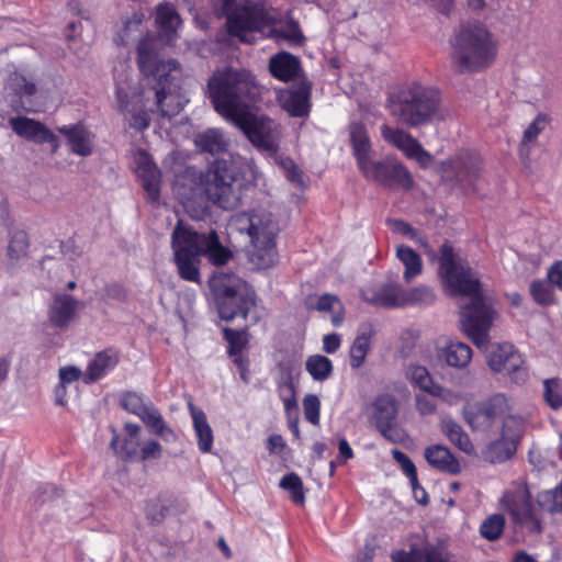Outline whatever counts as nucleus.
I'll return each instance as SVG.
<instances>
[{"label":"nucleus","mask_w":562,"mask_h":562,"mask_svg":"<svg viewBox=\"0 0 562 562\" xmlns=\"http://www.w3.org/2000/svg\"><path fill=\"white\" fill-rule=\"evenodd\" d=\"M303 408L305 419L312 425H318L321 411L319 398L314 394H307L303 400Z\"/></svg>","instance_id":"obj_61"},{"label":"nucleus","mask_w":562,"mask_h":562,"mask_svg":"<svg viewBox=\"0 0 562 562\" xmlns=\"http://www.w3.org/2000/svg\"><path fill=\"white\" fill-rule=\"evenodd\" d=\"M278 390L283 402L285 413L290 414L291 411L296 409L297 402L295 397V387L290 375L286 381L279 383Z\"/></svg>","instance_id":"obj_57"},{"label":"nucleus","mask_w":562,"mask_h":562,"mask_svg":"<svg viewBox=\"0 0 562 562\" xmlns=\"http://www.w3.org/2000/svg\"><path fill=\"white\" fill-rule=\"evenodd\" d=\"M251 246L248 250L249 262L258 270L274 266L278 261L276 233L269 224L250 220L248 227Z\"/></svg>","instance_id":"obj_14"},{"label":"nucleus","mask_w":562,"mask_h":562,"mask_svg":"<svg viewBox=\"0 0 562 562\" xmlns=\"http://www.w3.org/2000/svg\"><path fill=\"white\" fill-rule=\"evenodd\" d=\"M172 261L181 280L201 283V257L215 267L228 263L233 251L225 247L215 229L199 233L191 225L179 220L171 233Z\"/></svg>","instance_id":"obj_1"},{"label":"nucleus","mask_w":562,"mask_h":562,"mask_svg":"<svg viewBox=\"0 0 562 562\" xmlns=\"http://www.w3.org/2000/svg\"><path fill=\"white\" fill-rule=\"evenodd\" d=\"M554 285L547 280H533L530 283L529 292L532 300L541 306H550L553 305L557 301L554 294Z\"/></svg>","instance_id":"obj_42"},{"label":"nucleus","mask_w":562,"mask_h":562,"mask_svg":"<svg viewBox=\"0 0 562 562\" xmlns=\"http://www.w3.org/2000/svg\"><path fill=\"white\" fill-rule=\"evenodd\" d=\"M375 335V329L371 323H362L358 327L357 337L353 340V368L360 367L371 348V339Z\"/></svg>","instance_id":"obj_38"},{"label":"nucleus","mask_w":562,"mask_h":562,"mask_svg":"<svg viewBox=\"0 0 562 562\" xmlns=\"http://www.w3.org/2000/svg\"><path fill=\"white\" fill-rule=\"evenodd\" d=\"M537 503L549 513L562 512V482L553 490L540 492L537 496Z\"/></svg>","instance_id":"obj_49"},{"label":"nucleus","mask_w":562,"mask_h":562,"mask_svg":"<svg viewBox=\"0 0 562 562\" xmlns=\"http://www.w3.org/2000/svg\"><path fill=\"white\" fill-rule=\"evenodd\" d=\"M168 514V507L159 504L158 501H149L145 506L146 518L154 525L164 521Z\"/></svg>","instance_id":"obj_62"},{"label":"nucleus","mask_w":562,"mask_h":562,"mask_svg":"<svg viewBox=\"0 0 562 562\" xmlns=\"http://www.w3.org/2000/svg\"><path fill=\"white\" fill-rule=\"evenodd\" d=\"M138 417L154 435L166 423L158 409L153 406H147Z\"/></svg>","instance_id":"obj_59"},{"label":"nucleus","mask_w":562,"mask_h":562,"mask_svg":"<svg viewBox=\"0 0 562 562\" xmlns=\"http://www.w3.org/2000/svg\"><path fill=\"white\" fill-rule=\"evenodd\" d=\"M307 308L323 313H330L331 324L335 327H339L344 323V306L339 297L335 294L325 293L316 296L315 300L310 297L307 301Z\"/></svg>","instance_id":"obj_32"},{"label":"nucleus","mask_w":562,"mask_h":562,"mask_svg":"<svg viewBox=\"0 0 562 562\" xmlns=\"http://www.w3.org/2000/svg\"><path fill=\"white\" fill-rule=\"evenodd\" d=\"M134 171L140 180L147 202H158L162 175L153 156L145 149H138L134 155Z\"/></svg>","instance_id":"obj_18"},{"label":"nucleus","mask_w":562,"mask_h":562,"mask_svg":"<svg viewBox=\"0 0 562 562\" xmlns=\"http://www.w3.org/2000/svg\"><path fill=\"white\" fill-rule=\"evenodd\" d=\"M305 369L315 381H324L333 373V362L323 355H312L306 359Z\"/></svg>","instance_id":"obj_41"},{"label":"nucleus","mask_w":562,"mask_h":562,"mask_svg":"<svg viewBox=\"0 0 562 562\" xmlns=\"http://www.w3.org/2000/svg\"><path fill=\"white\" fill-rule=\"evenodd\" d=\"M361 295L374 306L387 310L405 307V289L397 282H385L375 290L362 291Z\"/></svg>","instance_id":"obj_23"},{"label":"nucleus","mask_w":562,"mask_h":562,"mask_svg":"<svg viewBox=\"0 0 562 562\" xmlns=\"http://www.w3.org/2000/svg\"><path fill=\"white\" fill-rule=\"evenodd\" d=\"M497 53V41L484 24L465 23L451 40V67L459 75L481 72L494 64Z\"/></svg>","instance_id":"obj_3"},{"label":"nucleus","mask_w":562,"mask_h":562,"mask_svg":"<svg viewBox=\"0 0 562 562\" xmlns=\"http://www.w3.org/2000/svg\"><path fill=\"white\" fill-rule=\"evenodd\" d=\"M499 314L483 294L475 295L460 307L459 329L479 348L490 344V331Z\"/></svg>","instance_id":"obj_11"},{"label":"nucleus","mask_w":562,"mask_h":562,"mask_svg":"<svg viewBox=\"0 0 562 562\" xmlns=\"http://www.w3.org/2000/svg\"><path fill=\"white\" fill-rule=\"evenodd\" d=\"M30 238L25 231L14 232L8 244V256L11 260L19 261L27 257Z\"/></svg>","instance_id":"obj_45"},{"label":"nucleus","mask_w":562,"mask_h":562,"mask_svg":"<svg viewBox=\"0 0 562 562\" xmlns=\"http://www.w3.org/2000/svg\"><path fill=\"white\" fill-rule=\"evenodd\" d=\"M381 133L385 142L402 150L407 158L415 159L423 168L430 164L431 155L409 133L387 125H382Z\"/></svg>","instance_id":"obj_19"},{"label":"nucleus","mask_w":562,"mask_h":562,"mask_svg":"<svg viewBox=\"0 0 562 562\" xmlns=\"http://www.w3.org/2000/svg\"><path fill=\"white\" fill-rule=\"evenodd\" d=\"M82 303L75 296L66 293H56L47 310L49 324L60 330L68 329L78 316V308Z\"/></svg>","instance_id":"obj_21"},{"label":"nucleus","mask_w":562,"mask_h":562,"mask_svg":"<svg viewBox=\"0 0 562 562\" xmlns=\"http://www.w3.org/2000/svg\"><path fill=\"white\" fill-rule=\"evenodd\" d=\"M57 132L66 138L70 153L80 157H88L93 153L95 135L83 122L59 126Z\"/></svg>","instance_id":"obj_22"},{"label":"nucleus","mask_w":562,"mask_h":562,"mask_svg":"<svg viewBox=\"0 0 562 562\" xmlns=\"http://www.w3.org/2000/svg\"><path fill=\"white\" fill-rule=\"evenodd\" d=\"M120 362V352L113 347L98 351L88 362L83 374L86 384L94 383L103 379L110 371L114 370Z\"/></svg>","instance_id":"obj_27"},{"label":"nucleus","mask_w":562,"mask_h":562,"mask_svg":"<svg viewBox=\"0 0 562 562\" xmlns=\"http://www.w3.org/2000/svg\"><path fill=\"white\" fill-rule=\"evenodd\" d=\"M396 398L391 394H381L372 403V422L376 427L392 423L397 418Z\"/></svg>","instance_id":"obj_34"},{"label":"nucleus","mask_w":562,"mask_h":562,"mask_svg":"<svg viewBox=\"0 0 562 562\" xmlns=\"http://www.w3.org/2000/svg\"><path fill=\"white\" fill-rule=\"evenodd\" d=\"M194 144L200 151L212 156L224 154L229 147V140L218 128H207L199 133L194 138Z\"/></svg>","instance_id":"obj_31"},{"label":"nucleus","mask_w":562,"mask_h":562,"mask_svg":"<svg viewBox=\"0 0 562 562\" xmlns=\"http://www.w3.org/2000/svg\"><path fill=\"white\" fill-rule=\"evenodd\" d=\"M136 54L139 71L146 79L154 82L150 89L155 92L160 115L171 117L178 114L183 105L179 101V94L176 93L179 86L175 82L172 71L179 69V63L175 59H161L156 40L149 36L138 42Z\"/></svg>","instance_id":"obj_2"},{"label":"nucleus","mask_w":562,"mask_h":562,"mask_svg":"<svg viewBox=\"0 0 562 562\" xmlns=\"http://www.w3.org/2000/svg\"><path fill=\"white\" fill-rule=\"evenodd\" d=\"M138 417L154 435L166 423L158 409L153 406H147Z\"/></svg>","instance_id":"obj_60"},{"label":"nucleus","mask_w":562,"mask_h":562,"mask_svg":"<svg viewBox=\"0 0 562 562\" xmlns=\"http://www.w3.org/2000/svg\"><path fill=\"white\" fill-rule=\"evenodd\" d=\"M436 301V294L432 288L428 285H418L416 288L405 289V306L409 305H430Z\"/></svg>","instance_id":"obj_50"},{"label":"nucleus","mask_w":562,"mask_h":562,"mask_svg":"<svg viewBox=\"0 0 562 562\" xmlns=\"http://www.w3.org/2000/svg\"><path fill=\"white\" fill-rule=\"evenodd\" d=\"M312 86L303 80L280 97L281 106L292 117H305L311 112Z\"/></svg>","instance_id":"obj_24"},{"label":"nucleus","mask_w":562,"mask_h":562,"mask_svg":"<svg viewBox=\"0 0 562 562\" xmlns=\"http://www.w3.org/2000/svg\"><path fill=\"white\" fill-rule=\"evenodd\" d=\"M501 505L508 512L515 526L525 527L530 533L542 531L541 519L535 512L531 494L526 484L516 483L505 491Z\"/></svg>","instance_id":"obj_13"},{"label":"nucleus","mask_w":562,"mask_h":562,"mask_svg":"<svg viewBox=\"0 0 562 562\" xmlns=\"http://www.w3.org/2000/svg\"><path fill=\"white\" fill-rule=\"evenodd\" d=\"M277 164L284 171L285 178L293 183L296 188L305 190L307 182L305 180L304 172L299 168L295 161L291 157L274 156Z\"/></svg>","instance_id":"obj_43"},{"label":"nucleus","mask_w":562,"mask_h":562,"mask_svg":"<svg viewBox=\"0 0 562 562\" xmlns=\"http://www.w3.org/2000/svg\"><path fill=\"white\" fill-rule=\"evenodd\" d=\"M396 257L404 265L403 278L406 283L412 282L423 271V261L420 256L411 247L400 245L396 248Z\"/></svg>","instance_id":"obj_36"},{"label":"nucleus","mask_w":562,"mask_h":562,"mask_svg":"<svg viewBox=\"0 0 562 562\" xmlns=\"http://www.w3.org/2000/svg\"><path fill=\"white\" fill-rule=\"evenodd\" d=\"M487 366L495 373H504L516 384L528 379L526 361L516 347L509 342L494 344L487 350Z\"/></svg>","instance_id":"obj_15"},{"label":"nucleus","mask_w":562,"mask_h":562,"mask_svg":"<svg viewBox=\"0 0 562 562\" xmlns=\"http://www.w3.org/2000/svg\"><path fill=\"white\" fill-rule=\"evenodd\" d=\"M522 420L518 416H507L503 424L501 438L490 442L483 450V458L490 463H502L510 459L521 435Z\"/></svg>","instance_id":"obj_17"},{"label":"nucleus","mask_w":562,"mask_h":562,"mask_svg":"<svg viewBox=\"0 0 562 562\" xmlns=\"http://www.w3.org/2000/svg\"><path fill=\"white\" fill-rule=\"evenodd\" d=\"M438 276L450 296L482 295L481 281L468 260L462 259L450 241L446 240L439 249Z\"/></svg>","instance_id":"obj_9"},{"label":"nucleus","mask_w":562,"mask_h":562,"mask_svg":"<svg viewBox=\"0 0 562 562\" xmlns=\"http://www.w3.org/2000/svg\"><path fill=\"white\" fill-rule=\"evenodd\" d=\"M9 124L16 135L27 140L49 144L53 154L57 153L60 147L58 137L40 121L26 116H16L11 117Z\"/></svg>","instance_id":"obj_20"},{"label":"nucleus","mask_w":562,"mask_h":562,"mask_svg":"<svg viewBox=\"0 0 562 562\" xmlns=\"http://www.w3.org/2000/svg\"><path fill=\"white\" fill-rule=\"evenodd\" d=\"M117 445L119 437L115 436L111 441V447L114 449L115 453L124 461L137 462L140 448L136 439L126 438L120 447H117Z\"/></svg>","instance_id":"obj_52"},{"label":"nucleus","mask_w":562,"mask_h":562,"mask_svg":"<svg viewBox=\"0 0 562 562\" xmlns=\"http://www.w3.org/2000/svg\"><path fill=\"white\" fill-rule=\"evenodd\" d=\"M441 103L438 88L413 81L389 98L387 108L400 124L416 128L442 119Z\"/></svg>","instance_id":"obj_4"},{"label":"nucleus","mask_w":562,"mask_h":562,"mask_svg":"<svg viewBox=\"0 0 562 562\" xmlns=\"http://www.w3.org/2000/svg\"><path fill=\"white\" fill-rule=\"evenodd\" d=\"M145 14L142 10L134 11L131 18L123 22V27L119 33L120 43L127 44V42L137 33H140V27L144 22Z\"/></svg>","instance_id":"obj_53"},{"label":"nucleus","mask_w":562,"mask_h":562,"mask_svg":"<svg viewBox=\"0 0 562 562\" xmlns=\"http://www.w3.org/2000/svg\"><path fill=\"white\" fill-rule=\"evenodd\" d=\"M548 123V116L543 113H539L527 126L519 144V154L521 157H529L531 148L536 145L539 135L546 130Z\"/></svg>","instance_id":"obj_37"},{"label":"nucleus","mask_w":562,"mask_h":562,"mask_svg":"<svg viewBox=\"0 0 562 562\" xmlns=\"http://www.w3.org/2000/svg\"><path fill=\"white\" fill-rule=\"evenodd\" d=\"M407 378L414 386L420 389L427 394H430L436 386V383L434 382L430 373L423 366H409L407 369Z\"/></svg>","instance_id":"obj_48"},{"label":"nucleus","mask_w":562,"mask_h":562,"mask_svg":"<svg viewBox=\"0 0 562 562\" xmlns=\"http://www.w3.org/2000/svg\"><path fill=\"white\" fill-rule=\"evenodd\" d=\"M279 486L290 493L291 501L296 505H303L305 493L302 479L294 472L285 474L279 483Z\"/></svg>","instance_id":"obj_46"},{"label":"nucleus","mask_w":562,"mask_h":562,"mask_svg":"<svg viewBox=\"0 0 562 562\" xmlns=\"http://www.w3.org/2000/svg\"><path fill=\"white\" fill-rule=\"evenodd\" d=\"M272 33L277 38L288 41L293 45H302L305 41L300 24L295 20H289L283 29L273 30Z\"/></svg>","instance_id":"obj_54"},{"label":"nucleus","mask_w":562,"mask_h":562,"mask_svg":"<svg viewBox=\"0 0 562 562\" xmlns=\"http://www.w3.org/2000/svg\"><path fill=\"white\" fill-rule=\"evenodd\" d=\"M10 80L11 88L18 97H32L36 93V85L25 76L15 72L11 76Z\"/></svg>","instance_id":"obj_58"},{"label":"nucleus","mask_w":562,"mask_h":562,"mask_svg":"<svg viewBox=\"0 0 562 562\" xmlns=\"http://www.w3.org/2000/svg\"><path fill=\"white\" fill-rule=\"evenodd\" d=\"M543 400L554 411L562 407V381L559 378L543 381Z\"/></svg>","instance_id":"obj_51"},{"label":"nucleus","mask_w":562,"mask_h":562,"mask_svg":"<svg viewBox=\"0 0 562 562\" xmlns=\"http://www.w3.org/2000/svg\"><path fill=\"white\" fill-rule=\"evenodd\" d=\"M117 108L120 112H128L131 113V117L128 119L130 127L144 132L150 125V116L145 109H140L138 111L131 110L128 108V94L123 88H117L115 91Z\"/></svg>","instance_id":"obj_35"},{"label":"nucleus","mask_w":562,"mask_h":562,"mask_svg":"<svg viewBox=\"0 0 562 562\" xmlns=\"http://www.w3.org/2000/svg\"><path fill=\"white\" fill-rule=\"evenodd\" d=\"M424 457L428 464L443 473L459 474L461 465L451 451L442 445H431L424 451Z\"/></svg>","instance_id":"obj_28"},{"label":"nucleus","mask_w":562,"mask_h":562,"mask_svg":"<svg viewBox=\"0 0 562 562\" xmlns=\"http://www.w3.org/2000/svg\"><path fill=\"white\" fill-rule=\"evenodd\" d=\"M441 429L452 445L467 454H473L475 449L463 428L452 419L443 420Z\"/></svg>","instance_id":"obj_39"},{"label":"nucleus","mask_w":562,"mask_h":562,"mask_svg":"<svg viewBox=\"0 0 562 562\" xmlns=\"http://www.w3.org/2000/svg\"><path fill=\"white\" fill-rule=\"evenodd\" d=\"M224 339L227 341V353L231 357L241 356V351L248 345V333L247 329H233L229 327L223 330Z\"/></svg>","instance_id":"obj_44"},{"label":"nucleus","mask_w":562,"mask_h":562,"mask_svg":"<svg viewBox=\"0 0 562 562\" xmlns=\"http://www.w3.org/2000/svg\"><path fill=\"white\" fill-rule=\"evenodd\" d=\"M252 88L254 82L245 71L232 68L216 71L207 81V94L214 110L231 121L246 110L244 101Z\"/></svg>","instance_id":"obj_6"},{"label":"nucleus","mask_w":562,"mask_h":562,"mask_svg":"<svg viewBox=\"0 0 562 562\" xmlns=\"http://www.w3.org/2000/svg\"><path fill=\"white\" fill-rule=\"evenodd\" d=\"M180 24L181 19L173 4L164 2L156 7L155 25L161 38L172 41Z\"/></svg>","instance_id":"obj_30"},{"label":"nucleus","mask_w":562,"mask_h":562,"mask_svg":"<svg viewBox=\"0 0 562 562\" xmlns=\"http://www.w3.org/2000/svg\"><path fill=\"white\" fill-rule=\"evenodd\" d=\"M209 283L222 319H247L250 310L256 306V292L246 281L234 274L217 273Z\"/></svg>","instance_id":"obj_7"},{"label":"nucleus","mask_w":562,"mask_h":562,"mask_svg":"<svg viewBox=\"0 0 562 562\" xmlns=\"http://www.w3.org/2000/svg\"><path fill=\"white\" fill-rule=\"evenodd\" d=\"M393 459L397 462V464L401 467L404 474L412 480H416V467L414 462L411 460V458L404 453L403 451L398 449H393L391 451Z\"/></svg>","instance_id":"obj_64"},{"label":"nucleus","mask_w":562,"mask_h":562,"mask_svg":"<svg viewBox=\"0 0 562 562\" xmlns=\"http://www.w3.org/2000/svg\"><path fill=\"white\" fill-rule=\"evenodd\" d=\"M238 168L233 159L218 158L212 161L199 180L203 192L212 204L223 210H234L240 202L236 188Z\"/></svg>","instance_id":"obj_8"},{"label":"nucleus","mask_w":562,"mask_h":562,"mask_svg":"<svg viewBox=\"0 0 562 562\" xmlns=\"http://www.w3.org/2000/svg\"><path fill=\"white\" fill-rule=\"evenodd\" d=\"M300 70V59L288 52H279L269 60V71L271 76L283 82L294 80Z\"/></svg>","instance_id":"obj_29"},{"label":"nucleus","mask_w":562,"mask_h":562,"mask_svg":"<svg viewBox=\"0 0 562 562\" xmlns=\"http://www.w3.org/2000/svg\"><path fill=\"white\" fill-rule=\"evenodd\" d=\"M376 428L386 440L393 443H404L409 438L407 431L397 423L396 419Z\"/></svg>","instance_id":"obj_55"},{"label":"nucleus","mask_w":562,"mask_h":562,"mask_svg":"<svg viewBox=\"0 0 562 562\" xmlns=\"http://www.w3.org/2000/svg\"><path fill=\"white\" fill-rule=\"evenodd\" d=\"M505 518L501 514H493L486 517L480 526V535L488 540L496 541L503 535Z\"/></svg>","instance_id":"obj_47"},{"label":"nucleus","mask_w":562,"mask_h":562,"mask_svg":"<svg viewBox=\"0 0 562 562\" xmlns=\"http://www.w3.org/2000/svg\"><path fill=\"white\" fill-rule=\"evenodd\" d=\"M508 398L497 393L484 402L474 403L464 409V418L473 430H485L493 426L496 419L503 422L509 414Z\"/></svg>","instance_id":"obj_16"},{"label":"nucleus","mask_w":562,"mask_h":562,"mask_svg":"<svg viewBox=\"0 0 562 562\" xmlns=\"http://www.w3.org/2000/svg\"><path fill=\"white\" fill-rule=\"evenodd\" d=\"M162 456V447L156 440H148L143 443L139 449L137 462H145L148 460H158Z\"/></svg>","instance_id":"obj_63"},{"label":"nucleus","mask_w":562,"mask_h":562,"mask_svg":"<svg viewBox=\"0 0 562 562\" xmlns=\"http://www.w3.org/2000/svg\"><path fill=\"white\" fill-rule=\"evenodd\" d=\"M441 169L446 180H454L462 187H470L480 177L481 166L472 158L458 157L442 162Z\"/></svg>","instance_id":"obj_25"},{"label":"nucleus","mask_w":562,"mask_h":562,"mask_svg":"<svg viewBox=\"0 0 562 562\" xmlns=\"http://www.w3.org/2000/svg\"><path fill=\"white\" fill-rule=\"evenodd\" d=\"M353 156L363 177L380 184L411 189L414 180L407 168L396 159L376 160L370 137L361 124H353Z\"/></svg>","instance_id":"obj_5"},{"label":"nucleus","mask_w":562,"mask_h":562,"mask_svg":"<svg viewBox=\"0 0 562 562\" xmlns=\"http://www.w3.org/2000/svg\"><path fill=\"white\" fill-rule=\"evenodd\" d=\"M120 404L125 411L136 416H139L143 413V411L147 407V405L144 403L143 395L133 391H127L123 393L121 396Z\"/></svg>","instance_id":"obj_56"},{"label":"nucleus","mask_w":562,"mask_h":562,"mask_svg":"<svg viewBox=\"0 0 562 562\" xmlns=\"http://www.w3.org/2000/svg\"><path fill=\"white\" fill-rule=\"evenodd\" d=\"M393 562H452L443 543L427 542L420 548L412 547L408 552L397 551L392 554Z\"/></svg>","instance_id":"obj_26"},{"label":"nucleus","mask_w":562,"mask_h":562,"mask_svg":"<svg viewBox=\"0 0 562 562\" xmlns=\"http://www.w3.org/2000/svg\"><path fill=\"white\" fill-rule=\"evenodd\" d=\"M232 122L259 151L277 156L280 149L282 128L273 119L263 114L258 115L246 109Z\"/></svg>","instance_id":"obj_12"},{"label":"nucleus","mask_w":562,"mask_h":562,"mask_svg":"<svg viewBox=\"0 0 562 562\" xmlns=\"http://www.w3.org/2000/svg\"><path fill=\"white\" fill-rule=\"evenodd\" d=\"M443 356L450 367L465 368L471 362L472 349L461 341L450 342L445 348Z\"/></svg>","instance_id":"obj_40"},{"label":"nucleus","mask_w":562,"mask_h":562,"mask_svg":"<svg viewBox=\"0 0 562 562\" xmlns=\"http://www.w3.org/2000/svg\"><path fill=\"white\" fill-rule=\"evenodd\" d=\"M190 413L199 450L202 453H209L213 447L214 436L206 415L202 409L196 408L193 405H190Z\"/></svg>","instance_id":"obj_33"},{"label":"nucleus","mask_w":562,"mask_h":562,"mask_svg":"<svg viewBox=\"0 0 562 562\" xmlns=\"http://www.w3.org/2000/svg\"><path fill=\"white\" fill-rule=\"evenodd\" d=\"M222 11L226 16L227 33L243 43L247 42L249 32H260L276 23L261 2L237 4V0H222Z\"/></svg>","instance_id":"obj_10"}]
</instances>
